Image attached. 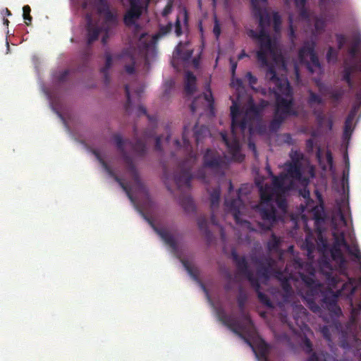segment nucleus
<instances>
[{
	"label": "nucleus",
	"mask_w": 361,
	"mask_h": 361,
	"mask_svg": "<svg viewBox=\"0 0 361 361\" xmlns=\"http://www.w3.org/2000/svg\"><path fill=\"white\" fill-rule=\"evenodd\" d=\"M268 173L272 176V185L269 184L263 185L261 182L256 183L259 188L260 201L256 206L264 223L262 227L264 230H271L276 224L279 216L277 215V206L283 212H286L288 204L286 198V193L292 188V181L287 183L288 176L281 173L279 176H274L271 169L268 166Z\"/></svg>",
	"instance_id": "f257e3e1"
},
{
	"label": "nucleus",
	"mask_w": 361,
	"mask_h": 361,
	"mask_svg": "<svg viewBox=\"0 0 361 361\" xmlns=\"http://www.w3.org/2000/svg\"><path fill=\"white\" fill-rule=\"evenodd\" d=\"M268 105L269 102L264 99H261L258 104H255L251 100L249 102L248 107L243 113V118L239 120L241 111L239 106L235 102H233L231 106L232 138H228L226 132H221L220 135L228 153L233 159L238 161H242L244 159V155L240 153V145L237 136V130L239 129L243 135L248 128L250 133H251L254 123L261 121L262 112Z\"/></svg>",
	"instance_id": "f03ea898"
},
{
	"label": "nucleus",
	"mask_w": 361,
	"mask_h": 361,
	"mask_svg": "<svg viewBox=\"0 0 361 361\" xmlns=\"http://www.w3.org/2000/svg\"><path fill=\"white\" fill-rule=\"evenodd\" d=\"M253 13L255 18L259 19V31L257 32L254 30H249L247 35L257 41L259 50L257 51L256 57L259 63L262 65L268 64V55H274L276 46L272 42L271 38L267 31L271 22L275 32L281 30V18L278 12L270 13L267 8H262L259 5H255Z\"/></svg>",
	"instance_id": "7ed1b4c3"
},
{
	"label": "nucleus",
	"mask_w": 361,
	"mask_h": 361,
	"mask_svg": "<svg viewBox=\"0 0 361 361\" xmlns=\"http://www.w3.org/2000/svg\"><path fill=\"white\" fill-rule=\"evenodd\" d=\"M247 300L246 293L240 289L237 296L238 306L240 310V317L239 319L228 315L223 309L217 311L218 319L221 323L231 329L234 334L243 338L252 348L249 338H252L256 334L255 325L247 312L245 310V303Z\"/></svg>",
	"instance_id": "20e7f679"
},
{
	"label": "nucleus",
	"mask_w": 361,
	"mask_h": 361,
	"mask_svg": "<svg viewBox=\"0 0 361 361\" xmlns=\"http://www.w3.org/2000/svg\"><path fill=\"white\" fill-rule=\"evenodd\" d=\"M114 140L116 145L117 149L120 152L123 161L126 164L128 172L132 177L134 185L136 188L143 192H146V188L142 182L139 172L134 163L133 158L128 154L125 149V143H128L131 146L133 152L138 157H143L147 154V146L145 142L141 139H136L135 142H132L130 140H123L120 134L114 135Z\"/></svg>",
	"instance_id": "39448f33"
},
{
	"label": "nucleus",
	"mask_w": 361,
	"mask_h": 361,
	"mask_svg": "<svg viewBox=\"0 0 361 361\" xmlns=\"http://www.w3.org/2000/svg\"><path fill=\"white\" fill-rule=\"evenodd\" d=\"M187 128L185 126L183 132V141L184 145L190 151L185 159L179 164L178 169L174 173V180L178 188L181 187H190V181L192 178L191 171L197 164L198 157L191 150V145L187 136Z\"/></svg>",
	"instance_id": "423d86ee"
},
{
	"label": "nucleus",
	"mask_w": 361,
	"mask_h": 361,
	"mask_svg": "<svg viewBox=\"0 0 361 361\" xmlns=\"http://www.w3.org/2000/svg\"><path fill=\"white\" fill-rule=\"evenodd\" d=\"M350 289V294L353 295L355 289L351 283H343L341 288L334 291L331 288L326 287L319 289L317 299L320 298L322 307L327 310L332 317L338 319L343 315L341 307L338 304V298L346 289Z\"/></svg>",
	"instance_id": "0eeeda50"
},
{
	"label": "nucleus",
	"mask_w": 361,
	"mask_h": 361,
	"mask_svg": "<svg viewBox=\"0 0 361 361\" xmlns=\"http://www.w3.org/2000/svg\"><path fill=\"white\" fill-rule=\"evenodd\" d=\"M231 256L235 263L239 274L245 276L250 282V286L257 295L259 301L266 307L272 308L274 306L269 296L260 291L261 286L259 279L255 276L253 271L250 269L245 257L239 256L235 250H232Z\"/></svg>",
	"instance_id": "6e6552de"
},
{
	"label": "nucleus",
	"mask_w": 361,
	"mask_h": 361,
	"mask_svg": "<svg viewBox=\"0 0 361 361\" xmlns=\"http://www.w3.org/2000/svg\"><path fill=\"white\" fill-rule=\"evenodd\" d=\"M226 166L225 157L218 151L208 148L206 149L202 158V167L194 174L200 180L205 181L206 174L204 169H208L214 172H220Z\"/></svg>",
	"instance_id": "1a4fd4ad"
},
{
	"label": "nucleus",
	"mask_w": 361,
	"mask_h": 361,
	"mask_svg": "<svg viewBox=\"0 0 361 361\" xmlns=\"http://www.w3.org/2000/svg\"><path fill=\"white\" fill-rule=\"evenodd\" d=\"M300 276L302 281L308 288L303 297L307 306L314 313L321 312V307L317 302V295L319 292V289L322 287V285L314 279L313 276L300 274Z\"/></svg>",
	"instance_id": "9d476101"
},
{
	"label": "nucleus",
	"mask_w": 361,
	"mask_h": 361,
	"mask_svg": "<svg viewBox=\"0 0 361 361\" xmlns=\"http://www.w3.org/2000/svg\"><path fill=\"white\" fill-rule=\"evenodd\" d=\"M262 68H267L266 78L274 84L273 87L275 97L282 95L291 97H293V90L287 78H280L277 76L276 70L273 64L268 61L267 65L260 63Z\"/></svg>",
	"instance_id": "9b49d317"
},
{
	"label": "nucleus",
	"mask_w": 361,
	"mask_h": 361,
	"mask_svg": "<svg viewBox=\"0 0 361 361\" xmlns=\"http://www.w3.org/2000/svg\"><path fill=\"white\" fill-rule=\"evenodd\" d=\"M315 46L314 42H306L298 51V58L300 62L306 63L307 69L311 73L314 72V68L322 69L321 63L314 50Z\"/></svg>",
	"instance_id": "f8f14e48"
},
{
	"label": "nucleus",
	"mask_w": 361,
	"mask_h": 361,
	"mask_svg": "<svg viewBox=\"0 0 361 361\" xmlns=\"http://www.w3.org/2000/svg\"><path fill=\"white\" fill-rule=\"evenodd\" d=\"M293 314L295 322L304 334L302 348L306 353H310L312 351V344L307 337V333H310L311 330L304 322V319L307 317V310L301 305H295L293 310Z\"/></svg>",
	"instance_id": "ddd939ff"
},
{
	"label": "nucleus",
	"mask_w": 361,
	"mask_h": 361,
	"mask_svg": "<svg viewBox=\"0 0 361 361\" xmlns=\"http://www.w3.org/2000/svg\"><path fill=\"white\" fill-rule=\"evenodd\" d=\"M142 218L149 224L153 230L160 236L161 240L176 252L178 251V243L174 236L166 229L157 227L153 219L148 216L144 212L139 210Z\"/></svg>",
	"instance_id": "4468645a"
},
{
	"label": "nucleus",
	"mask_w": 361,
	"mask_h": 361,
	"mask_svg": "<svg viewBox=\"0 0 361 361\" xmlns=\"http://www.w3.org/2000/svg\"><path fill=\"white\" fill-rule=\"evenodd\" d=\"M142 218L149 224L153 230L160 236L161 240L176 252L178 251V243L174 236L166 229L157 227L153 219L148 216L144 212L139 210Z\"/></svg>",
	"instance_id": "2eb2a0df"
},
{
	"label": "nucleus",
	"mask_w": 361,
	"mask_h": 361,
	"mask_svg": "<svg viewBox=\"0 0 361 361\" xmlns=\"http://www.w3.org/2000/svg\"><path fill=\"white\" fill-rule=\"evenodd\" d=\"M130 8L123 17V22L126 26H133L142 15L143 9L147 10V4L143 6L140 0H128Z\"/></svg>",
	"instance_id": "dca6fc26"
},
{
	"label": "nucleus",
	"mask_w": 361,
	"mask_h": 361,
	"mask_svg": "<svg viewBox=\"0 0 361 361\" xmlns=\"http://www.w3.org/2000/svg\"><path fill=\"white\" fill-rule=\"evenodd\" d=\"M294 102L293 97L289 99L283 98L281 95H277L276 98V105L274 113L284 118H287L290 116L298 115L297 111L293 109Z\"/></svg>",
	"instance_id": "f3484780"
},
{
	"label": "nucleus",
	"mask_w": 361,
	"mask_h": 361,
	"mask_svg": "<svg viewBox=\"0 0 361 361\" xmlns=\"http://www.w3.org/2000/svg\"><path fill=\"white\" fill-rule=\"evenodd\" d=\"M98 13L103 16L104 23L107 29L118 25V19L117 11H111L109 4L105 0H100L97 6Z\"/></svg>",
	"instance_id": "a211bd4d"
},
{
	"label": "nucleus",
	"mask_w": 361,
	"mask_h": 361,
	"mask_svg": "<svg viewBox=\"0 0 361 361\" xmlns=\"http://www.w3.org/2000/svg\"><path fill=\"white\" fill-rule=\"evenodd\" d=\"M240 190H238L237 192V197L235 198H230L229 197H226L225 198L224 204L226 208V209L230 212L232 215L233 216V218L235 219V221L237 224H250V222L247 221H242L240 218V209L243 204L242 200L240 199L239 196Z\"/></svg>",
	"instance_id": "6ab92c4d"
},
{
	"label": "nucleus",
	"mask_w": 361,
	"mask_h": 361,
	"mask_svg": "<svg viewBox=\"0 0 361 361\" xmlns=\"http://www.w3.org/2000/svg\"><path fill=\"white\" fill-rule=\"evenodd\" d=\"M255 263L258 266L257 274L265 279H269L274 270L276 261L271 257H266L262 259H257Z\"/></svg>",
	"instance_id": "aec40b11"
},
{
	"label": "nucleus",
	"mask_w": 361,
	"mask_h": 361,
	"mask_svg": "<svg viewBox=\"0 0 361 361\" xmlns=\"http://www.w3.org/2000/svg\"><path fill=\"white\" fill-rule=\"evenodd\" d=\"M93 154L96 157L97 159L102 164L103 168L105 169V171L111 176L114 177V180L120 185L122 189L126 192L128 197L130 200V201L134 202L133 196L131 193V188L128 187L126 184H125L119 177L115 175L114 171L111 170V169L109 167L107 163L104 160V159L102 157L100 153L98 151L94 150Z\"/></svg>",
	"instance_id": "412c9836"
},
{
	"label": "nucleus",
	"mask_w": 361,
	"mask_h": 361,
	"mask_svg": "<svg viewBox=\"0 0 361 361\" xmlns=\"http://www.w3.org/2000/svg\"><path fill=\"white\" fill-rule=\"evenodd\" d=\"M102 30V27L97 23H94L90 18L86 26L87 43L88 45L92 44L94 42L98 39Z\"/></svg>",
	"instance_id": "4be33fe9"
},
{
	"label": "nucleus",
	"mask_w": 361,
	"mask_h": 361,
	"mask_svg": "<svg viewBox=\"0 0 361 361\" xmlns=\"http://www.w3.org/2000/svg\"><path fill=\"white\" fill-rule=\"evenodd\" d=\"M253 350L259 361H269L268 355L270 345L264 340L260 338L256 345V349Z\"/></svg>",
	"instance_id": "5701e85b"
},
{
	"label": "nucleus",
	"mask_w": 361,
	"mask_h": 361,
	"mask_svg": "<svg viewBox=\"0 0 361 361\" xmlns=\"http://www.w3.org/2000/svg\"><path fill=\"white\" fill-rule=\"evenodd\" d=\"M286 166L287 171L286 174L288 176V178H291L297 180H301L302 176V164L287 162Z\"/></svg>",
	"instance_id": "b1692460"
},
{
	"label": "nucleus",
	"mask_w": 361,
	"mask_h": 361,
	"mask_svg": "<svg viewBox=\"0 0 361 361\" xmlns=\"http://www.w3.org/2000/svg\"><path fill=\"white\" fill-rule=\"evenodd\" d=\"M184 90L188 95H192L196 91V77L191 72L186 74Z\"/></svg>",
	"instance_id": "393cba45"
},
{
	"label": "nucleus",
	"mask_w": 361,
	"mask_h": 361,
	"mask_svg": "<svg viewBox=\"0 0 361 361\" xmlns=\"http://www.w3.org/2000/svg\"><path fill=\"white\" fill-rule=\"evenodd\" d=\"M209 134V130L205 126H199L196 124L194 127V137L197 145L202 142L203 139Z\"/></svg>",
	"instance_id": "a878e982"
},
{
	"label": "nucleus",
	"mask_w": 361,
	"mask_h": 361,
	"mask_svg": "<svg viewBox=\"0 0 361 361\" xmlns=\"http://www.w3.org/2000/svg\"><path fill=\"white\" fill-rule=\"evenodd\" d=\"M308 93V97L307 99V102L308 106L314 109V106L317 105H323L324 104V102L322 99V97L317 94L316 92H313L311 90H309L307 91Z\"/></svg>",
	"instance_id": "bb28decb"
},
{
	"label": "nucleus",
	"mask_w": 361,
	"mask_h": 361,
	"mask_svg": "<svg viewBox=\"0 0 361 361\" xmlns=\"http://www.w3.org/2000/svg\"><path fill=\"white\" fill-rule=\"evenodd\" d=\"M276 277L281 281V288L283 291L286 293V295H290L293 290L292 286L290 283V279H293V276L291 274L289 276H283V274L281 271L277 272Z\"/></svg>",
	"instance_id": "cd10ccee"
},
{
	"label": "nucleus",
	"mask_w": 361,
	"mask_h": 361,
	"mask_svg": "<svg viewBox=\"0 0 361 361\" xmlns=\"http://www.w3.org/2000/svg\"><path fill=\"white\" fill-rule=\"evenodd\" d=\"M180 262L185 268V269L187 271L188 274L196 281H198L200 283L199 275H200V271L197 267H194L191 265V264L185 259H181Z\"/></svg>",
	"instance_id": "c85d7f7f"
},
{
	"label": "nucleus",
	"mask_w": 361,
	"mask_h": 361,
	"mask_svg": "<svg viewBox=\"0 0 361 361\" xmlns=\"http://www.w3.org/2000/svg\"><path fill=\"white\" fill-rule=\"evenodd\" d=\"M221 195V188L219 185L212 189L210 192V207L214 211L219 207Z\"/></svg>",
	"instance_id": "c756f323"
},
{
	"label": "nucleus",
	"mask_w": 361,
	"mask_h": 361,
	"mask_svg": "<svg viewBox=\"0 0 361 361\" xmlns=\"http://www.w3.org/2000/svg\"><path fill=\"white\" fill-rule=\"evenodd\" d=\"M197 226L206 238L209 240L212 237V234L208 228L207 218L205 216H200L197 219Z\"/></svg>",
	"instance_id": "7c9ffc66"
},
{
	"label": "nucleus",
	"mask_w": 361,
	"mask_h": 361,
	"mask_svg": "<svg viewBox=\"0 0 361 361\" xmlns=\"http://www.w3.org/2000/svg\"><path fill=\"white\" fill-rule=\"evenodd\" d=\"M355 117V112L350 111L348 115L345 123H344V130H343V136L345 138L349 137L353 132V121Z\"/></svg>",
	"instance_id": "2f4dec72"
},
{
	"label": "nucleus",
	"mask_w": 361,
	"mask_h": 361,
	"mask_svg": "<svg viewBox=\"0 0 361 361\" xmlns=\"http://www.w3.org/2000/svg\"><path fill=\"white\" fill-rule=\"evenodd\" d=\"M334 236V243L332 245L338 246L341 247H345L346 250L350 249V245L348 244L345 238V235L343 232L341 233H333Z\"/></svg>",
	"instance_id": "473e14b6"
},
{
	"label": "nucleus",
	"mask_w": 361,
	"mask_h": 361,
	"mask_svg": "<svg viewBox=\"0 0 361 361\" xmlns=\"http://www.w3.org/2000/svg\"><path fill=\"white\" fill-rule=\"evenodd\" d=\"M281 240L274 233H271L270 239L268 240L267 247L269 252H277L279 250Z\"/></svg>",
	"instance_id": "72a5a7b5"
},
{
	"label": "nucleus",
	"mask_w": 361,
	"mask_h": 361,
	"mask_svg": "<svg viewBox=\"0 0 361 361\" xmlns=\"http://www.w3.org/2000/svg\"><path fill=\"white\" fill-rule=\"evenodd\" d=\"M180 204L185 212H192L195 210L194 201L190 196H185L180 198Z\"/></svg>",
	"instance_id": "f704fd0d"
},
{
	"label": "nucleus",
	"mask_w": 361,
	"mask_h": 361,
	"mask_svg": "<svg viewBox=\"0 0 361 361\" xmlns=\"http://www.w3.org/2000/svg\"><path fill=\"white\" fill-rule=\"evenodd\" d=\"M105 66L101 68V72L103 73L104 77V80L106 83L109 82V70L112 65V56L109 52L105 53Z\"/></svg>",
	"instance_id": "c9c22d12"
},
{
	"label": "nucleus",
	"mask_w": 361,
	"mask_h": 361,
	"mask_svg": "<svg viewBox=\"0 0 361 361\" xmlns=\"http://www.w3.org/2000/svg\"><path fill=\"white\" fill-rule=\"evenodd\" d=\"M330 253L334 260L341 262H344V257L341 247L332 245L330 249Z\"/></svg>",
	"instance_id": "e433bc0d"
},
{
	"label": "nucleus",
	"mask_w": 361,
	"mask_h": 361,
	"mask_svg": "<svg viewBox=\"0 0 361 361\" xmlns=\"http://www.w3.org/2000/svg\"><path fill=\"white\" fill-rule=\"evenodd\" d=\"M295 6L300 9V16L302 18L307 20L309 18V13L305 8L307 0H294Z\"/></svg>",
	"instance_id": "4c0bfd02"
},
{
	"label": "nucleus",
	"mask_w": 361,
	"mask_h": 361,
	"mask_svg": "<svg viewBox=\"0 0 361 361\" xmlns=\"http://www.w3.org/2000/svg\"><path fill=\"white\" fill-rule=\"evenodd\" d=\"M285 120L284 117L274 114V118L270 122L269 128L271 130H277Z\"/></svg>",
	"instance_id": "58836bf2"
},
{
	"label": "nucleus",
	"mask_w": 361,
	"mask_h": 361,
	"mask_svg": "<svg viewBox=\"0 0 361 361\" xmlns=\"http://www.w3.org/2000/svg\"><path fill=\"white\" fill-rule=\"evenodd\" d=\"M23 16L25 20V23L27 25H30L32 23V18L30 15L31 8L28 5H25L23 8Z\"/></svg>",
	"instance_id": "ea45409f"
},
{
	"label": "nucleus",
	"mask_w": 361,
	"mask_h": 361,
	"mask_svg": "<svg viewBox=\"0 0 361 361\" xmlns=\"http://www.w3.org/2000/svg\"><path fill=\"white\" fill-rule=\"evenodd\" d=\"M125 93L126 95L127 101L124 106L125 111L128 114H130L131 113V99H130V89L128 85H125Z\"/></svg>",
	"instance_id": "a19ab883"
},
{
	"label": "nucleus",
	"mask_w": 361,
	"mask_h": 361,
	"mask_svg": "<svg viewBox=\"0 0 361 361\" xmlns=\"http://www.w3.org/2000/svg\"><path fill=\"white\" fill-rule=\"evenodd\" d=\"M291 161L290 163L302 164L301 161L303 159V154L300 152L295 150L292 151L290 153Z\"/></svg>",
	"instance_id": "79ce46f5"
},
{
	"label": "nucleus",
	"mask_w": 361,
	"mask_h": 361,
	"mask_svg": "<svg viewBox=\"0 0 361 361\" xmlns=\"http://www.w3.org/2000/svg\"><path fill=\"white\" fill-rule=\"evenodd\" d=\"M329 287L333 288H337L338 286V283H340L341 280L340 278L337 276H331L329 275L327 276Z\"/></svg>",
	"instance_id": "37998d69"
},
{
	"label": "nucleus",
	"mask_w": 361,
	"mask_h": 361,
	"mask_svg": "<svg viewBox=\"0 0 361 361\" xmlns=\"http://www.w3.org/2000/svg\"><path fill=\"white\" fill-rule=\"evenodd\" d=\"M338 52L332 47H329L326 53V59L328 62L336 61Z\"/></svg>",
	"instance_id": "c03bdc74"
},
{
	"label": "nucleus",
	"mask_w": 361,
	"mask_h": 361,
	"mask_svg": "<svg viewBox=\"0 0 361 361\" xmlns=\"http://www.w3.org/2000/svg\"><path fill=\"white\" fill-rule=\"evenodd\" d=\"M343 91L342 90H336L330 92V97L334 101H339L343 96Z\"/></svg>",
	"instance_id": "a18cd8bd"
},
{
	"label": "nucleus",
	"mask_w": 361,
	"mask_h": 361,
	"mask_svg": "<svg viewBox=\"0 0 361 361\" xmlns=\"http://www.w3.org/2000/svg\"><path fill=\"white\" fill-rule=\"evenodd\" d=\"M131 63L125 66V70L128 74H133L135 73V60L133 56H130Z\"/></svg>",
	"instance_id": "49530a36"
},
{
	"label": "nucleus",
	"mask_w": 361,
	"mask_h": 361,
	"mask_svg": "<svg viewBox=\"0 0 361 361\" xmlns=\"http://www.w3.org/2000/svg\"><path fill=\"white\" fill-rule=\"evenodd\" d=\"M303 248L307 251L308 255H310L314 250V244L308 239H306L303 244Z\"/></svg>",
	"instance_id": "de8ad7c7"
},
{
	"label": "nucleus",
	"mask_w": 361,
	"mask_h": 361,
	"mask_svg": "<svg viewBox=\"0 0 361 361\" xmlns=\"http://www.w3.org/2000/svg\"><path fill=\"white\" fill-rule=\"evenodd\" d=\"M336 39L338 43V47L341 49L346 42V37L343 34H336Z\"/></svg>",
	"instance_id": "09e8293b"
},
{
	"label": "nucleus",
	"mask_w": 361,
	"mask_h": 361,
	"mask_svg": "<svg viewBox=\"0 0 361 361\" xmlns=\"http://www.w3.org/2000/svg\"><path fill=\"white\" fill-rule=\"evenodd\" d=\"M245 78L250 86H253L254 85L257 84V79L255 75H252L251 72H247Z\"/></svg>",
	"instance_id": "8fccbe9b"
},
{
	"label": "nucleus",
	"mask_w": 361,
	"mask_h": 361,
	"mask_svg": "<svg viewBox=\"0 0 361 361\" xmlns=\"http://www.w3.org/2000/svg\"><path fill=\"white\" fill-rule=\"evenodd\" d=\"M175 33L176 36L180 37L183 34L181 23L179 17H178L175 22Z\"/></svg>",
	"instance_id": "3c124183"
},
{
	"label": "nucleus",
	"mask_w": 361,
	"mask_h": 361,
	"mask_svg": "<svg viewBox=\"0 0 361 361\" xmlns=\"http://www.w3.org/2000/svg\"><path fill=\"white\" fill-rule=\"evenodd\" d=\"M349 167H350L349 160H348V158L347 157L345 159V169L343 171V182L345 180H346L348 182V180Z\"/></svg>",
	"instance_id": "603ef678"
},
{
	"label": "nucleus",
	"mask_w": 361,
	"mask_h": 361,
	"mask_svg": "<svg viewBox=\"0 0 361 361\" xmlns=\"http://www.w3.org/2000/svg\"><path fill=\"white\" fill-rule=\"evenodd\" d=\"M141 115H145L147 116L149 121L152 120V117L147 114L146 108L142 105H139L137 109V116H140Z\"/></svg>",
	"instance_id": "864d4df0"
},
{
	"label": "nucleus",
	"mask_w": 361,
	"mask_h": 361,
	"mask_svg": "<svg viewBox=\"0 0 361 361\" xmlns=\"http://www.w3.org/2000/svg\"><path fill=\"white\" fill-rule=\"evenodd\" d=\"M68 75H69V71L65 70L59 74V75L57 76V80L59 82L63 83L65 81H66Z\"/></svg>",
	"instance_id": "5fc2aeb1"
},
{
	"label": "nucleus",
	"mask_w": 361,
	"mask_h": 361,
	"mask_svg": "<svg viewBox=\"0 0 361 361\" xmlns=\"http://www.w3.org/2000/svg\"><path fill=\"white\" fill-rule=\"evenodd\" d=\"M213 32H214L216 38L218 39L221 34V27H220V25L219 23V20H217L216 18H215V19H214V28H213Z\"/></svg>",
	"instance_id": "6e6d98bb"
},
{
	"label": "nucleus",
	"mask_w": 361,
	"mask_h": 361,
	"mask_svg": "<svg viewBox=\"0 0 361 361\" xmlns=\"http://www.w3.org/2000/svg\"><path fill=\"white\" fill-rule=\"evenodd\" d=\"M172 30V24L169 23L165 26H162L159 29V35H165L168 33H169Z\"/></svg>",
	"instance_id": "4d7b16f0"
},
{
	"label": "nucleus",
	"mask_w": 361,
	"mask_h": 361,
	"mask_svg": "<svg viewBox=\"0 0 361 361\" xmlns=\"http://www.w3.org/2000/svg\"><path fill=\"white\" fill-rule=\"evenodd\" d=\"M290 24H289V30H288V35L290 39L292 42H293L296 39V35L295 32V30L293 28V25H292V20L291 18H289Z\"/></svg>",
	"instance_id": "13d9d810"
},
{
	"label": "nucleus",
	"mask_w": 361,
	"mask_h": 361,
	"mask_svg": "<svg viewBox=\"0 0 361 361\" xmlns=\"http://www.w3.org/2000/svg\"><path fill=\"white\" fill-rule=\"evenodd\" d=\"M321 332L326 340L331 341V334L327 326H324L321 329Z\"/></svg>",
	"instance_id": "bf43d9fd"
},
{
	"label": "nucleus",
	"mask_w": 361,
	"mask_h": 361,
	"mask_svg": "<svg viewBox=\"0 0 361 361\" xmlns=\"http://www.w3.org/2000/svg\"><path fill=\"white\" fill-rule=\"evenodd\" d=\"M325 27L324 21L321 19H317L314 24V27L317 31H321L324 30Z\"/></svg>",
	"instance_id": "052dcab7"
},
{
	"label": "nucleus",
	"mask_w": 361,
	"mask_h": 361,
	"mask_svg": "<svg viewBox=\"0 0 361 361\" xmlns=\"http://www.w3.org/2000/svg\"><path fill=\"white\" fill-rule=\"evenodd\" d=\"M313 114L316 116L317 120L319 122L323 121L324 116L323 112L322 111L314 109Z\"/></svg>",
	"instance_id": "680f3d73"
},
{
	"label": "nucleus",
	"mask_w": 361,
	"mask_h": 361,
	"mask_svg": "<svg viewBox=\"0 0 361 361\" xmlns=\"http://www.w3.org/2000/svg\"><path fill=\"white\" fill-rule=\"evenodd\" d=\"M361 308V306H359L358 308L353 307L351 311V316H350V322H355L356 320V316L357 315L360 309Z\"/></svg>",
	"instance_id": "e2e57ef3"
},
{
	"label": "nucleus",
	"mask_w": 361,
	"mask_h": 361,
	"mask_svg": "<svg viewBox=\"0 0 361 361\" xmlns=\"http://www.w3.org/2000/svg\"><path fill=\"white\" fill-rule=\"evenodd\" d=\"M306 148L308 152H312L314 149V142L313 139L310 138L306 140L305 142Z\"/></svg>",
	"instance_id": "0e129e2a"
},
{
	"label": "nucleus",
	"mask_w": 361,
	"mask_h": 361,
	"mask_svg": "<svg viewBox=\"0 0 361 361\" xmlns=\"http://www.w3.org/2000/svg\"><path fill=\"white\" fill-rule=\"evenodd\" d=\"M204 99L208 102L209 105L212 107L214 104V99L212 95L211 91H209V94H204Z\"/></svg>",
	"instance_id": "69168bd1"
},
{
	"label": "nucleus",
	"mask_w": 361,
	"mask_h": 361,
	"mask_svg": "<svg viewBox=\"0 0 361 361\" xmlns=\"http://www.w3.org/2000/svg\"><path fill=\"white\" fill-rule=\"evenodd\" d=\"M154 149L158 152H161L162 150L161 148V139L160 137H157L155 140Z\"/></svg>",
	"instance_id": "338daca9"
},
{
	"label": "nucleus",
	"mask_w": 361,
	"mask_h": 361,
	"mask_svg": "<svg viewBox=\"0 0 361 361\" xmlns=\"http://www.w3.org/2000/svg\"><path fill=\"white\" fill-rule=\"evenodd\" d=\"M307 361H327L326 358L321 359L315 353H313Z\"/></svg>",
	"instance_id": "774afa93"
}]
</instances>
